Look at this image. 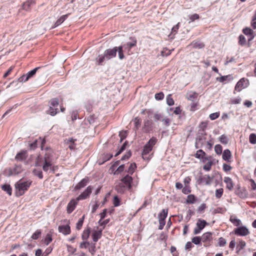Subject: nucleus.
<instances>
[{
  "label": "nucleus",
  "instance_id": "obj_1",
  "mask_svg": "<svg viewBox=\"0 0 256 256\" xmlns=\"http://www.w3.org/2000/svg\"><path fill=\"white\" fill-rule=\"evenodd\" d=\"M32 180H24L23 179L20 180L15 184V196L20 197L24 195L28 190L32 184Z\"/></svg>",
  "mask_w": 256,
  "mask_h": 256
},
{
  "label": "nucleus",
  "instance_id": "obj_2",
  "mask_svg": "<svg viewBox=\"0 0 256 256\" xmlns=\"http://www.w3.org/2000/svg\"><path fill=\"white\" fill-rule=\"evenodd\" d=\"M52 151L50 149H46L44 156V163L42 166V170L44 172H47L48 170H52L54 174L55 170L58 168L57 166H52Z\"/></svg>",
  "mask_w": 256,
  "mask_h": 256
},
{
  "label": "nucleus",
  "instance_id": "obj_3",
  "mask_svg": "<svg viewBox=\"0 0 256 256\" xmlns=\"http://www.w3.org/2000/svg\"><path fill=\"white\" fill-rule=\"evenodd\" d=\"M158 140L155 137H152L144 147L142 152V158L145 159L146 156L148 155L152 150L153 146L157 142Z\"/></svg>",
  "mask_w": 256,
  "mask_h": 256
},
{
  "label": "nucleus",
  "instance_id": "obj_4",
  "mask_svg": "<svg viewBox=\"0 0 256 256\" xmlns=\"http://www.w3.org/2000/svg\"><path fill=\"white\" fill-rule=\"evenodd\" d=\"M50 108L47 111V113L52 116L56 115L58 112V108L59 104L58 100L57 98H54L49 102Z\"/></svg>",
  "mask_w": 256,
  "mask_h": 256
},
{
  "label": "nucleus",
  "instance_id": "obj_5",
  "mask_svg": "<svg viewBox=\"0 0 256 256\" xmlns=\"http://www.w3.org/2000/svg\"><path fill=\"white\" fill-rule=\"evenodd\" d=\"M63 222L66 224L60 225L58 226V231L60 233L64 236H67L71 233V228L70 226V221L67 219H65Z\"/></svg>",
  "mask_w": 256,
  "mask_h": 256
},
{
  "label": "nucleus",
  "instance_id": "obj_6",
  "mask_svg": "<svg viewBox=\"0 0 256 256\" xmlns=\"http://www.w3.org/2000/svg\"><path fill=\"white\" fill-rule=\"evenodd\" d=\"M130 40H131V42H128L122 46L124 50H127V54L128 55L132 54L130 52L131 48L133 47L136 46L137 44V40L135 37L131 36L130 38Z\"/></svg>",
  "mask_w": 256,
  "mask_h": 256
},
{
  "label": "nucleus",
  "instance_id": "obj_7",
  "mask_svg": "<svg viewBox=\"0 0 256 256\" xmlns=\"http://www.w3.org/2000/svg\"><path fill=\"white\" fill-rule=\"evenodd\" d=\"M249 85V81L248 79L246 78H242L240 79L238 82L236 83L235 86V90L237 92H240L242 89H244L248 87Z\"/></svg>",
  "mask_w": 256,
  "mask_h": 256
},
{
  "label": "nucleus",
  "instance_id": "obj_8",
  "mask_svg": "<svg viewBox=\"0 0 256 256\" xmlns=\"http://www.w3.org/2000/svg\"><path fill=\"white\" fill-rule=\"evenodd\" d=\"M206 225L207 222L205 220L198 219L196 224V226L193 231L194 234L196 235L200 234Z\"/></svg>",
  "mask_w": 256,
  "mask_h": 256
},
{
  "label": "nucleus",
  "instance_id": "obj_9",
  "mask_svg": "<svg viewBox=\"0 0 256 256\" xmlns=\"http://www.w3.org/2000/svg\"><path fill=\"white\" fill-rule=\"evenodd\" d=\"M213 177L210 176L208 174H204V176H200L198 177V184H204L205 185H210L213 180Z\"/></svg>",
  "mask_w": 256,
  "mask_h": 256
},
{
  "label": "nucleus",
  "instance_id": "obj_10",
  "mask_svg": "<svg viewBox=\"0 0 256 256\" xmlns=\"http://www.w3.org/2000/svg\"><path fill=\"white\" fill-rule=\"evenodd\" d=\"M234 234L238 236H244L248 235L250 232L246 226H239L234 230Z\"/></svg>",
  "mask_w": 256,
  "mask_h": 256
},
{
  "label": "nucleus",
  "instance_id": "obj_11",
  "mask_svg": "<svg viewBox=\"0 0 256 256\" xmlns=\"http://www.w3.org/2000/svg\"><path fill=\"white\" fill-rule=\"evenodd\" d=\"M78 200L76 198L72 199L68 203L66 206V212L68 214H70L76 208Z\"/></svg>",
  "mask_w": 256,
  "mask_h": 256
},
{
  "label": "nucleus",
  "instance_id": "obj_12",
  "mask_svg": "<svg viewBox=\"0 0 256 256\" xmlns=\"http://www.w3.org/2000/svg\"><path fill=\"white\" fill-rule=\"evenodd\" d=\"M40 68H36L34 70L28 72L26 74L23 75L18 78V80L20 82H26L28 81L30 78L34 76Z\"/></svg>",
  "mask_w": 256,
  "mask_h": 256
},
{
  "label": "nucleus",
  "instance_id": "obj_13",
  "mask_svg": "<svg viewBox=\"0 0 256 256\" xmlns=\"http://www.w3.org/2000/svg\"><path fill=\"white\" fill-rule=\"evenodd\" d=\"M104 228H100L98 226L94 228L92 231V240L94 242H96L102 236V232Z\"/></svg>",
  "mask_w": 256,
  "mask_h": 256
},
{
  "label": "nucleus",
  "instance_id": "obj_14",
  "mask_svg": "<svg viewBox=\"0 0 256 256\" xmlns=\"http://www.w3.org/2000/svg\"><path fill=\"white\" fill-rule=\"evenodd\" d=\"M92 189V186H88L87 188L84 190V191L80 194L76 198L78 200L86 199L91 194Z\"/></svg>",
  "mask_w": 256,
  "mask_h": 256
},
{
  "label": "nucleus",
  "instance_id": "obj_15",
  "mask_svg": "<svg viewBox=\"0 0 256 256\" xmlns=\"http://www.w3.org/2000/svg\"><path fill=\"white\" fill-rule=\"evenodd\" d=\"M122 184H124V188L130 190L132 188V178L129 174H126L121 180Z\"/></svg>",
  "mask_w": 256,
  "mask_h": 256
},
{
  "label": "nucleus",
  "instance_id": "obj_16",
  "mask_svg": "<svg viewBox=\"0 0 256 256\" xmlns=\"http://www.w3.org/2000/svg\"><path fill=\"white\" fill-rule=\"evenodd\" d=\"M117 52V50L116 49V46L113 48H109L106 50L104 54H105V56L106 60H110L116 56Z\"/></svg>",
  "mask_w": 256,
  "mask_h": 256
},
{
  "label": "nucleus",
  "instance_id": "obj_17",
  "mask_svg": "<svg viewBox=\"0 0 256 256\" xmlns=\"http://www.w3.org/2000/svg\"><path fill=\"white\" fill-rule=\"evenodd\" d=\"M152 122L150 120H146L142 126V130L146 133L149 132L152 130Z\"/></svg>",
  "mask_w": 256,
  "mask_h": 256
},
{
  "label": "nucleus",
  "instance_id": "obj_18",
  "mask_svg": "<svg viewBox=\"0 0 256 256\" xmlns=\"http://www.w3.org/2000/svg\"><path fill=\"white\" fill-rule=\"evenodd\" d=\"M202 238V242H209L212 240V232H206L202 234L200 236Z\"/></svg>",
  "mask_w": 256,
  "mask_h": 256
},
{
  "label": "nucleus",
  "instance_id": "obj_19",
  "mask_svg": "<svg viewBox=\"0 0 256 256\" xmlns=\"http://www.w3.org/2000/svg\"><path fill=\"white\" fill-rule=\"evenodd\" d=\"M224 182L226 184V187L229 190L232 191L234 187V184L232 180L228 176L224 178Z\"/></svg>",
  "mask_w": 256,
  "mask_h": 256
},
{
  "label": "nucleus",
  "instance_id": "obj_20",
  "mask_svg": "<svg viewBox=\"0 0 256 256\" xmlns=\"http://www.w3.org/2000/svg\"><path fill=\"white\" fill-rule=\"evenodd\" d=\"M35 4V2L32 0H28L24 2L22 6V8L24 10L26 11H30L32 6Z\"/></svg>",
  "mask_w": 256,
  "mask_h": 256
},
{
  "label": "nucleus",
  "instance_id": "obj_21",
  "mask_svg": "<svg viewBox=\"0 0 256 256\" xmlns=\"http://www.w3.org/2000/svg\"><path fill=\"white\" fill-rule=\"evenodd\" d=\"M222 159L228 162H231L232 154L230 151L228 149L224 150L222 155Z\"/></svg>",
  "mask_w": 256,
  "mask_h": 256
},
{
  "label": "nucleus",
  "instance_id": "obj_22",
  "mask_svg": "<svg viewBox=\"0 0 256 256\" xmlns=\"http://www.w3.org/2000/svg\"><path fill=\"white\" fill-rule=\"evenodd\" d=\"M88 182V178L82 179L74 187L76 190H80L86 186Z\"/></svg>",
  "mask_w": 256,
  "mask_h": 256
},
{
  "label": "nucleus",
  "instance_id": "obj_23",
  "mask_svg": "<svg viewBox=\"0 0 256 256\" xmlns=\"http://www.w3.org/2000/svg\"><path fill=\"white\" fill-rule=\"evenodd\" d=\"M242 32L244 34L250 36L248 39V42L252 40L254 37V32L249 28H244Z\"/></svg>",
  "mask_w": 256,
  "mask_h": 256
},
{
  "label": "nucleus",
  "instance_id": "obj_24",
  "mask_svg": "<svg viewBox=\"0 0 256 256\" xmlns=\"http://www.w3.org/2000/svg\"><path fill=\"white\" fill-rule=\"evenodd\" d=\"M27 152L26 150H22L16 154L15 159L18 161H22L25 160L27 158Z\"/></svg>",
  "mask_w": 256,
  "mask_h": 256
},
{
  "label": "nucleus",
  "instance_id": "obj_25",
  "mask_svg": "<svg viewBox=\"0 0 256 256\" xmlns=\"http://www.w3.org/2000/svg\"><path fill=\"white\" fill-rule=\"evenodd\" d=\"M192 46L194 48L200 49L204 47L205 45L203 42L199 40H194L188 46Z\"/></svg>",
  "mask_w": 256,
  "mask_h": 256
},
{
  "label": "nucleus",
  "instance_id": "obj_26",
  "mask_svg": "<svg viewBox=\"0 0 256 256\" xmlns=\"http://www.w3.org/2000/svg\"><path fill=\"white\" fill-rule=\"evenodd\" d=\"M113 156L110 154H104L102 156V162L100 161V159L98 160V164L100 165L103 164L104 162L109 160L112 158Z\"/></svg>",
  "mask_w": 256,
  "mask_h": 256
},
{
  "label": "nucleus",
  "instance_id": "obj_27",
  "mask_svg": "<svg viewBox=\"0 0 256 256\" xmlns=\"http://www.w3.org/2000/svg\"><path fill=\"white\" fill-rule=\"evenodd\" d=\"M68 17V14H65L60 16L54 23V27H56L62 24Z\"/></svg>",
  "mask_w": 256,
  "mask_h": 256
},
{
  "label": "nucleus",
  "instance_id": "obj_28",
  "mask_svg": "<svg viewBox=\"0 0 256 256\" xmlns=\"http://www.w3.org/2000/svg\"><path fill=\"white\" fill-rule=\"evenodd\" d=\"M230 220L236 226H238L242 224L240 220L236 218L234 216H230Z\"/></svg>",
  "mask_w": 256,
  "mask_h": 256
},
{
  "label": "nucleus",
  "instance_id": "obj_29",
  "mask_svg": "<svg viewBox=\"0 0 256 256\" xmlns=\"http://www.w3.org/2000/svg\"><path fill=\"white\" fill-rule=\"evenodd\" d=\"M168 209H163L162 212L158 214V220H165L166 218L168 216Z\"/></svg>",
  "mask_w": 256,
  "mask_h": 256
},
{
  "label": "nucleus",
  "instance_id": "obj_30",
  "mask_svg": "<svg viewBox=\"0 0 256 256\" xmlns=\"http://www.w3.org/2000/svg\"><path fill=\"white\" fill-rule=\"evenodd\" d=\"M90 228H88L86 229H85L84 231H83V232L82 234V238L83 240H86L88 239V238H89L90 236Z\"/></svg>",
  "mask_w": 256,
  "mask_h": 256
},
{
  "label": "nucleus",
  "instance_id": "obj_31",
  "mask_svg": "<svg viewBox=\"0 0 256 256\" xmlns=\"http://www.w3.org/2000/svg\"><path fill=\"white\" fill-rule=\"evenodd\" d=\"M196 200V196L194 194H189L187 196V198L186 200V203L188 204H192L195 202Z\"/></svg>",
  "mask_w": 256,
  "mask_h": 256
},
{
  "label": "nucleus",
  "instance_id": "obj_32",
  "mask_svg": "<svg viewBox=\"0 0 256 256\" xmlns=\"http://www.w3.org/2000/svg\"><path fill=\"white\" fill-rule=\"evenodd\" d=\"M44 163V156L42 158L40 156H38L36 160L35 166H42Z\"/></svg>",
  "mask_w": 256,
  "mask_h": 256
},
{
  "label": "nucleus",
  "instance_id": "obj_33",
  "mask_svg": "<svg viewBox=\"0 0 256 256\" xmlns=\"http://www.w3.org/2000/svg\"><path fill=\"white\" fill-rule=\"evenodd\" d=\"M117 52H118V57L120 60H122L124 58V54L123 46H120L118 47L116 46Z\"/></svg>",
  "mask_w": 256,
  "mask_h": 256
},
{
  "label": "nucleus",
  "instance_id": "obj_34",
  "mask_svg": "<svg viewBox=\"0 0 256 256\" xmlns=\"http://www.w3.org/2000/svg\"><path fill=\"white\" fill-rule=\"evenodd\" d=\"M212 164L213 160L211 158L204 166L203 169L206 171L208 172L210 170Z\"/></svg>",
  "mask_w": 256,
  "mask_h": 256
},
{
  "label": "nucleus",
  "instance_id": "obj_35",
  "mask_svg": "<svg viewBox=\"0 0 256 256\" xmlns=\"http://www.w3.org/2000/svg\"><path fill=\"white\" fill-rule=\"evenodd\" d=\"M136 165L135 163H132L130 164V166L127 170L128 174H132L134 172L136 169Z\"/></svg>",
  "mask_w": 256,
  "mask_h": 256
},
{
  "label": "nucleus",
  "instance_id": "obj_36",
  "mask_svg": "<svg viewBox=\"0 0 256 256\" xmlns=\"http://www.w3.org/2000/svg\"><path fill=\"white\" fill-rule=\"evenodd\" d=\"M76 141V139H74L72 138H70L68 140L67 143L69 144L68 148L70 150H74L76 147L75 142Z\"/></svg>",
  "mask_w": 256,
  "mask_h": 256
},
{
  "label": "nucleus",
  "instance_id": "obj_37",
  "mask_svg": "<svg viewBox=\"0 0 256 256\" xmlns=\"http://www.w3.org/2000/svg\"><path fill=\"white\" fill-rule=\"evenodd\" d=\"M84 215L81 218H80L78 222L76 224V228L77 230H80L83 225L84 222Z\"/></svg>",
  "mask_w": 256,
  "mask_h": 256
},
{
  "label": "nucleus",
  "instance_id": "obj_38",
  "mask_svg": "<svg viewBox=\"0 0 256 256\" xmlns=\"http://www.w3.org/2000/svg\"><path fill=\"white\" fill-rule=\"evenodd\" d=\"M32 173L34 176H38L40 179L43 178L42 172L40 169L34 168L32 170Z\"/></svg>",
  "mask_w": 256,
  "mask_h": 256
},
{
  "label": "nucleus",
  "instance_id": "obj_39",
  "mask_svg": "<svg viewBox=\"0 0 256 256\" xmlns=\"http://www.w3.org/2000/svg\"><path fill=\"white\" fill-rule=\"evenodd\" d=\"M134 128L136 130L140 126L142 120H141L140 118H139L138 117H136L134 119Z\"/></svg>",
  "mask_w": 256,
  "mask_h": 256
},
{
  "label": "nucleus",
  "instance_id": "obj_40",
  "mask_svg": "<svg viewBox=\"0 0 256 256\" xmlns=\"http://www.w3.org/2000/svg\"><path fill=\"white\" fill-rule=\"evenodd\" d=\"M202 139L200 136L198 137L196 140L195 147L196 148H202L203 146Z\"/></svg>",
  "mask_w": 256,
  "mask_h": 256
},
{
  "label": "nucleus",
  "instance_id": "obj_41",
  "mask_svg": "<svg viewBox=\"0 0 256 256\" xmlns=\"http://www.w3.org/2000/svg\"><path fill=\"white\" fill-rule=\"evenodd\" d=\"M206 156V153L202 150H199L196 151L194 154L195 158L200 159L202 158L204 156Z\"/></svg>",
  "mask_w": 256,
  "mask_h": 256
},
{
  "label": "nucleus",
  "instance_id": "obj_42",
  "mask_svg": "<svg viewBox=\"0 0 256 256\" xmlns=\"http://www.w3.org/2000/svg\"><path fill=\"white\" fill-rule=\"evenodd\" d=\"M2 190L5 192H6L9 196H11L12 194V188L10 185L9 184H4L2 186Z\"/></svg>",
  "mask_w": 256,
  "mask_h": 256
},
{
  "label": "nucleus",
  "instance_id": "obj_43",
  "mask_svg": "<svg viewBox=\"0 0 256 256\" xmlns=\"http://www.w3.org/2000/svg\"><path fill=\"white\" fill-rule=\"evenodd\" d=\"M172 50H174V49L170 50L166 48H164L161 52V56H168L171 54Z\"/></svg>",
  "mask_w": 256,
  "mask_h": 256
},
{
  "label": "nucleus",
  "instance_id": "obj_44",
  "mask_svg": "<svg viewBox=\"0 0 256 256\" xmlns=\"http://www.w3.org/2000/svg\"><path fill=\"white\" fill-rule=\"evenodd\" d=\"M219 140L222 144H228L229 140L226 135L222 134L219 138Z\"/></svg>",
  "mask_w": 256,
  "mask_h": 256
},
{
  "label": "nucleus",
  "instance_id": "obj_45",
  "mask_svg": "<svg viewBox=\"0 0 256 256\" xmlns=\"http://www.w3.org/2000/svg\"><path fill=\"white\" fill-rule=\"evenodd\" d=\"M227 241L226 239L222 237H220L218 239V246L220 247L224 246L226 245Z\"/></svg>",
  "mask_w": 256,
  "mask_h": 256
},
{
  "label": "nucleus",
  "instance_id": "obj_46",
  "mask_svg": "<svg viewBox=\"0 0 256 256\" xmlns=\"http://www.w3.org/2000/svg\"><path fill=\"white\" fill-rule=\"evenodd\" d=\"M105 54H104V55H99L98 58H96V62L98 65H102V62L106 59Z\"/></svg>",
  "mask_w": 256,
  "mask_h": 256
},
{
  "label": "nucleus",
  "instance_id": "obj_47",
  "mask_svg": "<svg viewBox=\"0 0 256 256\" xmlns=\"http://www.w3.org/2000/svg\"><path fill=\"white\" fill-rule=\"evenodd\" d=\"M42 234V230H37L32 236L31 238L32 240H38Z\"/></svg>",
  "mask_w": 256,
  "mask_h": 256
},
{
  "label": "nucleus",
  "instance_id": "obj_48",
  "mask_svg": "<svg viewBox=\"0 0 256 256\" xmlns=\"http://www.w3.org/2000/svg\"><path fill=\"white\" fill-rule=\"evenodd\" d=\"M246 246V242L242 240H239L237 248L238 250H242Z\"/></svg>",
  "mask_w": 256,
  "mask_h": 256
},
{
  "label": "nucleus",
  "instance_id": "obj_49",
  "mask_svg": "<svg viewBox=\"0 0 256 256\" xmlns=\"http://www.w3.org/2000/svg\"><path fill=\"white\" fill-rule=\"evenodd\" d=\"M192 242L195 244L198 245L201 244L202 238L200 236H194L192 238Z\"/></svg>",
  "mask_w": 256,
  "mask_h": 256
},
{
  "label": "nucleus",
  "instance_id": "obj_50",
  "mask_svg": "<svg viewBox=\"0 0 256 256\" xmlns=\"http://www.w3.org/2000/svg\"><path fill=\"white\" fill-rule=\"evenodd\" d=\"M52 240V234H47L44 240V242L46 245H48Z\"/></svg>",
  "mask_w": 256,
  "mask_h": 256
},
{
  "label": "nucleus",
  "instance_id": "obj_51",
  "mask_svg": "<svg viewBox=\"0 0 256 256\" xmlns=\"http://www.w3.org/2000/svg\"><path fill=\"white\" fill-rule=\"evenodd\" d=\"M166 103L170 106H172L174 104V102L172 98V95L171 94H170L167 96Z\"/></svg>",
  "mask_w": 256,
  "mask_h": 256
},
{
  "label": "nucleus",
  "instance_id": "obj_52",
  "mask_svg": "<svg viewBox=\"0 0 256 256\" xmlns=\"http://www.w3.org/2000/svg\"><path fill=\"white\" fill-rule=\"evenodd\" d=\"M224 190L222 188L216 189V190L215 196L217 198H220L223 194Z\"/></svg>",
  "mask_w": 256,
  "mask_h": 256
},
{
  "label": "nucleus",
  "instance_id": "obj_53",
  "mask_svg": "<svg viewBox=\"0 0 256 256\" xmlns=\"http://www.w3.org/2000/svg\"><path fill=\"white\" fill-rule=\"evenodd\" d=\"M214 151L217 154H220L222 153V147L220 144H216L214 146Z\"/></svg>",
  "mask_w": 256,
  "mask_h": 256
},
{
  "label": "nucleus",
  "instance_id": "obj_54",
  "mask_svg": "<svg viewBox=\"0 0 256 256\" xmlns=\"http://www.w3.org/2000/svg\"><path fill=\"white\" fill-rule=\"evenodd\" d=\"M192 192L190 186H184L182 189V192L185 194H188Z\"/></svg>",
  "mask_w": 256,
  "mask_h": 256
},
{
  "label": "nucleus",
  "instance_id": "obj_55",
  "mask_svg": "<svg viewBox=\"0 0 256 256\" xmlns=\"http://www.w3.org/2000/svg\"><path fill=\"white\" fill-rule=\"evenodd\" d=\"M249 141L251 144H256V134H251L250 135Z\"/></svg>",
  "mask_w": 256,
  "mask_h": 256
},
{
  "label": "nucleus",
  "instance_id": "obj_56",
  "mask_svg": "<svg viewBox=\"0 0 256 256\" xmlns=\"http://www.w3.org/2000/svg\"><path fill=\"white\" fill-rule=\"evenodd\" d=\"M238 43L241 46L246 45V39L245 37L242 34H240L239 36Z\"/></svg>",
  "mask_w": 256,
  "mask_h": 256
},
{
  "label": "nucleus",
  "instance_id": "obj_57",
  "mask_svg": "<svg viewBox=\"0 0 256 256\" xmlns=\"http://www.w3.org/2000/svg\"><path fill=\"white\" fill-rule=\"evenodd\" d=\"M208 125V122H202L199 124V128L202 131L205 130L207 128Z\"/></svg>",
  "mask_w": 256,
  "mask_h": 256
},
{
  "label": "nucleus",
  "instance_id": "obj_58",
  "mask_svg": "<svg viewBox=\"0 0 256 256\" xmlns=\"http://www.w3.org/2000/svg\"><path fill=\"white\" fill-rule=\"evenodd\" d=\"M250 24L254 29H256V10L254 12V14L252 18Z\"/></svg>",
  "mask_w": 256,
  "mask_h": 256
},
{
  "label": "nucleus",
  "instance_id": "obj_59",
  "mask_svg": "<svg viewBox=\"0 0 256 256\" xmlns=\"http://www.w3.org/2000/svg\"><path fill=\"white\" fill-rule=\"evenodd\" d=\"M229 77H230V75L222 76L220 77L216 78V80L220 82H224V81L227 80Z\"/></svg>",
  "mask_w": 256,
  "mask_h": 256
},
{
  "label": "nucleus",
  "instance_id": "obj_60",
  "mask_svg": "<svg viewBox=\"0 0 256 256\" xmlns=\"http://www.w3.org/2000/svg\"><path fill=\"white\" fill-rule=\"evenodd\" d=\"M248 182L250 186L251 190H256V183L255 182L254 180L252 179H250L248 180Z\"/></svg>",
  "mask_w": 256,
  "mask_h": 256
},
{
  "label": "nucleus",
  "instance_id": "obj_61",
  "mask_svg": "<svg viewBox=\"0 0 256 256\" xmlns=\"http://www.w3.org/2000/svg\"><path fill=\"white\" fill-rule=\"evenodd\" d=\"M120 201L118 196H114L113 200V204L114 206H118L120 205Z\"/></svg>",
  "mask_w": 256,
  "mask_h": 256
},
{
  "label": "nucleus",
  "instance_id": "obj_62",
  "mask_svg": "<svg viewBox=\"0 0 256 256\" xmlns=\"http://www.w3.org/2000/svg\"><path fill=\"white\" fill-rule=\"evenodd\" d=\"M156 100H162L164 98V94L162 92L157 93L154 96Z\"/></svg>",
  "mask_w": 256,
  "mask_h": 256
},
{
  "label": "nucleus",
  "instance_id": "obj_63",
  "mask_svg": "<svg viewBox=\"0 0 256 256\" xmlns=\"http://www.w3.org/2000/svg\"><path fill=\"white\" fill-rule=\"evenodd\" d=\"M110 222V219H106L104 220H100L98 221V224L100 226H102L103 227L102 228H104V227L106 224H108Z\"/></svg>",
  "mask_w": 256,
  "mask_h": 256
},
{
  "label": "nucleus",
  "instance_id": "obj_64",
  "mask_svg": "<svg viewBox=\"0 0 256 256\" xmlns=\"http://www.w3.org/2000/svg\"><path fill=\"white\" fill-rule=\"evenodd\" d=\"M220 116L219 112H214L210 114L209 117L211 120H214Z\"/></svg>",
  "mask_w": 256,
  "mask_h": 256
}]
</instances>
